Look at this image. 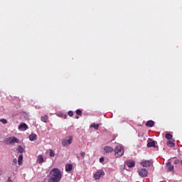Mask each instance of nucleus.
<instances>
[{
    "label": "nucleus",
    "instance_id": "f257e3e1",
    "mask_svg": "<svg viewBox=\"0 0 182 182\" xmlns=\"http://www.w3.org/2000/svg\"><path fill=\"white\" fill-rule=\"evenodd\" d=\"M62 179V172L58 168H53L49 174L48 182H60Z\"/></svg>",
    "mask_w": 182,
    "mask_h": 182
},
{
    "label": "nucleus",
    "instance_id": "f03ea898",
    "mask_svg": "<svg viewBox=\"0 0 182 182\" xmlns=\"http://www.w3.org/2000/svg\"><path fill=\"white\" fill-rule=\"evenodd\" d=\"M73 141V136H68L65 139H63L62 140V145L64 147H68V146H70Z\"/></svg>",
    "mask_w": 182,
    "mask_h": 182
},
{
    "label": "nucleus",
    "instance_id": "7ed1b4c3",
    "mask_svg": "<svg viewBox=\"0 0 182 182\" xmlns=\"http://www.w3.org/2000/svg\"><path fill=\"white\" fill-rule=\"evenodd\" d=\"M114 153L116 157H122L124 154V148L121 146H118L114 149Z\"/></svg>",
    "mask_w": 182,
    "mask_h": 182
},
{
    "label": "nucleus",
    "instance_id": "20e7f679",
    "mask_svg": "<svg viewBox=\"0 0 182 182\" xmlns=\"http://www.w3.org/2000/svg\"><path fill=\"white\" fill-rule=\"evenodd\" d=\"M7 144H15V143H19V139L15 136L9 137L6 140Z\"/></svg>",
    "mask_w": 182,
    "mask_h": 182
},
{
    "label": "nucleus",
    "instance_id": "39448f33",
    "mask_svg": "<svg viewBox=\"0 0 182 182\" xmlns=\"http://www.w3.org/2000/svg\"><path fill=\"white\" fill-rule=\"evenodd\" d=\"M139 176L140 177L144 178L149 176V171L146 168H141L138 171Z\"/></svg>",
    "mask_w": 182,
    "mask_h": 182
},
{
    "label": "nucleus",
    "instance_id": "423d86ee",
    "mask_svg": "<svg viewBox=\"0 0 182 182\" xmlns=\"http://www.w3.org/2000/svg\"><path fill=\"white\" fill-rule=\"evenodd\" d=\"M102 176H105V171L103 170H99L94 175V178L95 180H100V177H102Z\"/></svg>",
    "mask_w": 182,
    "mask_h": 182
},
{
    "label": "nucleus",
    "instance_id": "0eeeda50",
    "mask_svg": "<svg viewBox=\"0 0 182 182\" xmlns=\"http://www.w3.org/2000/svg\"><path fill=\"white\" fill-rule=\"evenodd\" d=\"M141 166H142V167H150V166H151V164H153V161L151 160H144L140 163Z\"/></svg>",
    "mask_w": 182,
    "mask_h": 182
},
{
    "label": "nucleus",
    "instance_id": "6e6552de",
    "mask_svg": "<svg viewBox=\"0 0 182 182\" xmlns=\"http://www.w3.org/2000/svg\"><path fill=\"white\" fill-rule=\"evenodd\" d=\"M166 170L167 171H173L174 170V165L171 164V161L166 163Z\"/></svg>",
    "mask_w": 182,
    "mask_h": 182
},
{
    "label": "nucleus",
    "instance_id": "1a4fd4ad",
    "mask_svg": "<svg viewBox=\"0 0 182 182\" xmlns=\"http://www.w3.org/2000/svg\"><path fill=\"white\" fill-rule=\"evenodd\" d=\"M147 141V147H156V142L151 140V139L149 138Z\"/></svg>",
    "mask_w": 182,
    "mask_h": 182
},
{
    "label": "nucleus",
    "instance_id": "9d476101",
    "mask_svg": "<svg viewBox=\"0 0 182 182\" xmlns=\"http://www.w3.org/2000/svg\"><path fill=\"white\" fill-rule=\"evenodd\" d=\"M18 130H28V125L25 123H21L18 126Z\"/></svg>",
    "mask_w": 182,
    "mask_h": 182
},
{
    "label": "nucleus",
    "instance_id": "9b49d317",
    "mask_svg": "<svg viewBox=\"0 0 182 182\" xmlns=\"http://www.w3.org/2000/svg\"><path fill=\"white\" fill-rule=\"evenodd\" d=\"M126 165L129 167V168H132V167H134V166H136V162H134V161H127Z\"/></svg>",
    "mask_w": 182,
    "mask_h": 182
},
{
    "label": "nucleus",
    "instance_id": "f8f14e48",
    "mask_svg": "<svg viewBox=\"0 0 182 182\" xmlns=\"http://www.w3.org/2000/svg\"><path fill=\"white\" fill-rule=\"evenodd\" d=\"M37 161L39 164H42V163H45V159L43 158V156L38 155Z\"/></svg>",
    "mask_w": 182,
    "mask_h": 182
},
{
    "label": "nucleus",
    "instance_id": "ddd939ff",
    "mask_svg": "<svg viewBox=\"0 0 182 182\" xmlns=\"http://www.w3.org/2000/svg\"><path fill=\"white\" fill-rule=\"evenodd\" d=\"M104 151L105 153H112V151H113V148L111 146H107L104 148Z\"/></svg>",
    "mask_w": 182,
    "mask_h": 182
},
{
    "label": "nucleus",
    "instance_id": "4468645a",
    "mask_svg": "<svg viewBox=\"0 0 182 182\" xmlns=\"http://www.w3.org/2000/svg\"><path fill=\"white\" fill-rule=\"evenodd\" d=\"M36 139H38V136L36 135V134H31L29 136V140H31V141H33L36 140Z\"/></svg>",
    "mask_w": 182,
    "mask_h": 182
},
{
    "label": "nucleus",
    "instance_id": "2eb2a0df",
    "mask_svg": "<svg viewBox=\"0 0 182 182\" xmlns=\"http://www.w3.org/2000/svg\"><path fill=\"white\" fill-rule=\"evenodd\" d=\"M73 168V165L71 164H68L65 166V171H72V169Z\"/></svg>",
    "mask_w": 182,
    "mask_h": 182
},
{
    "label": "nucleus",
    "instance_id": "dca6fc26",
    "mask_svg": "<svg viewBox=\"0 0 182 182\" xmlns=\"http://www.w3.org/2000/svg\"><path fill=\"white\" fill-rule=\"evenodd\" d=\"M146 127H153L154 126V122L153 120H149L146 124Z\"/></svg>",
    "mask_w": 182,
    "mask_h": 182
},
{
    "label": "nucleus",
    "instance_id": "f3484780",
    "mask_svg": "<svg viewBox=\"0 0 182 182\" xmlns=\"http://www.w3.org/2000/svg\"><path fill=\"white\" fill-rule=\"evenodd\" d=\"M167 146H168V147H174V146H176V144L173 141L168 140L167 141Z\"/></svg>",
    "mask_w": 182,
    "mask_h": 182
},
{
    "label": "nucleus",
    "instance_id": "a211bd4d",
    "mask_svg": "<svg viewBox=\"0 0 182 182\" xmlns=\"http://www.w3.org/2000/svg\"><path fill=\"white\" fill-rule=\"evenodd\" d=\"M48 115H45L44 117H41V122H43L44 123L48 122Z\"/></svg>",
    "mask_w": 182,
    "mask_h": 182
},
{
    "label": "nucleus",
    "instance_id": "6ab92c4d",
    "mask_svg": "<svg viewBox=\"0 0 182 182\" xmlns=\"http://www.w3.org/2000/svg\"><path fill=\"white\" fill-rule=\"evenodd\" d=\"M22 160H23V156H22V154H21V155H19L18 159L19 166H21V164H22Z\"/></svg>",
    "mask_w": 182,
    "mask_h": 182
},
{
    "label": "nucleus",
    "instance_id": "aec40b11",
    "mask_svg": "<svg viewBox=\"0 0 182 182\" xmlns=\"http://www.w3.org/2000/svg\"><path fill=\"white\" fill-rule=\"evenodd\" d=\"M90 127H93L95 130H99V124L92 123Z\"/></svg>",
    "mask_w": 182,
    "mask_h": 182
},
{
    "label": "nucleus",
    "instance_id": "412c9836",
    "mask_svg": "<svg viewBox=\"0 0 182 182\" xmlns=\"http://www.w3.org/2000/svg\"><path fill=\"white\" fill-rule=\"evenodd\" d=\"M165 137L168 140H171V139H173V135L171 134H166Z\"/></svg>",
    "mask_w": 182,
    "mask_h": 182
},
{
    "label": "nucleus",
    "instance_id": "4be33fe9",
    "mask_svg": "<svg viewBox=\"0 0 182 182\" xmlns=\"http://www.w3.org/2000/svg\"><path fill=\"white\" fill-rule=\"evenodd\" d=\"M17 151H18V153H23V148L22 147V146H18Z\"/></svg>",
    "mask_w": 182,
    "mask_h": 182
},
{
    "label": "nucleus",
    "instance_id": "5701e85b",
    "mask_svg": "<svg viewBox=\"0 0 182 182\" xmlns=\"http://www.w3.org/2000/svg\"><path fill=\"white\" fill-rule=\"evenodd\" d=\"M50 157H55V151L53 149H50V154H49Z\"/></svg>",
    "mask_w": 182,
    "mask_h": 182
},
{
    "label": "nucleus",
    "instance_id": "b1692460",
    "mask_svg": "<svg viewBox=\"0 0 182 182\" xmlns=\"http://www.w3.org/2000/svg\"><path fill=\"white\" fill-rule=\"evenodd\" d=\"M1 123H2L3 124H6L8 123V120L5 119H0Z\"/></svg>",
    "mask_w": 182,
    "mask_h": 182
},
{
    "label": "nucleus",
    "instance_id": "393cba45",
    "mask_svg": "<svg viewBox=\"0 0 182 182\" xmlns=\"http://www.w3.org/2000/svg\"><path fill=\"white\" fill-rule=\"evenodd\" d=\"M75 113L77 114V116H82V110L80 109H77Z\"/></svg>",
    "mask_w": 182,
    "mask_h": 182
},
{
    "label": "nucleus",
    "instance_id": "a878e982",
    "mask_svg": "<svg viewBox=\"0 0 182 182\" xmlns=\"http://www.w3.org/2000/svg\"><path fill=\"white\" fill-rule=\"evenodd\" d=\"M85 154H85V152H81V153L80 154V156H81L82 159H85Z\"/></svg>",
    "mask_w": 182,
    "mask_h": 182
},
{
    "label": "nucleus",
    "instance_id": "bb28decb",
    "mask_svg": "<svg viewBox=\"0 0 182 182\" xmlns=\"http://www.w3.org/2000/svg\"><path fill=\"white\" fill-rule=\"evenodd\" d=\"M68 116H70V117H73V111H69V112H68Z\"/></svg>",
    "mask_w": 182,
    "mask_h": 182
},
{
    "label": "nucleus",
    "instance_id": "cd10ccee",
    "mask_svg": "<svg viewBox=\"0 0 182 182\" xmlns=\"http://www.w3.org/2000/svg\"><path fill=\"white\" fill-rule=\"evenodd\" d=\"M103 161H105V158L104 157H101L100 159V163H103Z\"/></svg>",
    "mask_w": 182,
    "mask_h": 182
},
{
    "label": "nucleus",
    "instance_id": "c85d7f7f",
    "mask_svg": "<svg viewBox=\"0 0 182 182\" xmlns=\"http://www.w3.org/2000/svg\"><path fill=\"white\" fill-rule=\"evenodd\" d=\"M7 182H14V181H12V178L11 177H9Z\"/></svg>",
    "mask_w": 182,
    "mask_h": 182
},
{
    "label": "nucleus",
    "instance_id": "c756f323",
    "mask_svg": "<svg viewBox=\"0 0 182 182\" xmlns=\"http://www.w3.org/2000/svg\"><path fill=\"white\" fill-rule=\"evenodd\" d=\"M179 163H180V160H178V159H176L174 161V164H178Z\"/></svg>",
    "mask_w": 182,
    "mask_h": 182
},
{
    "label": "nucleus",
    "instance_id": "7c9ffc66",
    "mask_svg": "<svg viewBox=\"0 0 182 182\" xmlns=\"http://www.w3.org/2000/svg\"><path fill=\"white\" fill-rule=\"evenodd\" d=\"M13 161H14V163H18V160H16V159H13Z\"/></svg>",
    "mask_w": 182,
    "mask_h": 182
},
{
    "label": "nucleus",
    "instance_id": "2f4dec72",
    "mask_svg": "<svg viewBox=\"0 0 182 182\" xmlns=\"http://www.w3.org/2000/svg\"><path fill=\"white\" fill-rule=\"evenodd\" d=\"M63 117H64V119H68V115L67 114H64Z\"/></svg>",
    "mask_w": 182,
    "mask_h": 182
},
{
    "label": "nucleus",
    "instance_id": "473e14b6",
    "mask_svg": "<svg viewBox=\"0 0 182 182\" xmlns=\"http://www.w3.org/2000/svg\"><path fill=\"white\" fill-rule=\"evenodd\" d=\"M75 119H79V115L75 116Z\"/></svg>",
    "mask_w": 182,
    "mask_h": 182
},
{
    "label": "nucleus",
    "instance_id": "72a5a7b5",
    "mask_svg": "<svg viewBox=\"0 0 182 182\" xmlns=\"http://www.w3.org/2000/svg\"><path fill=\"white\" fill-rule=\"evenodd\" d=\"M181 165L182 166V160L181 161Z\"/></svg>",
    "mask_w": 182,
    "mask_h": 182
}]
</instances>
